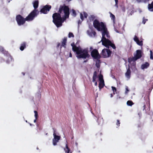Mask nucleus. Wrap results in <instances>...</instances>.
<instances>
[{
	"instance_id": "obj_6",
	"label": "nucleus",
	"mask_w": 153,
	"mask_h": 153,
	"mask_svg": "<svg viewBox=\"0 0 153 153\" xmlns=\"http://www.w3.org/2000/svg\"><path fill=\"white\" fill-rule=\"evenodd\" d=\"M63 11L64 13L65 17V18H68L70 14L69 8L68 7L65 5H61L59 8L58 12L61 14Z\"/></svg>"
},
{
	"instance_id": "obj_7",
	"label": "nucleus",
	"mask_w": 153,
	"mask_h": 153,
	"mask_svg": "<svg viewBox=\"0 0 153 153\" xmlns=\"http://www.w3.org/2000/svg\"><path fill=\"white\" fill-rule=\"evenodd\" d=\"M39 12L36 11L35 10L32 11L25 18L26 21H31L39 14Z\"/></svg>"
},
{
	"instance_id": "obj_24",
	"label": "nucleus",
	"mask_w": 153,
	"mask_h": 153,
	"mask_svg": "<svg viewBox=\"0 0 153 153\" xmlns=\"http://www.w3.org/2000/svg\"><path fill=\"white\" fill-rule=\"evenodd\" d=\"M7 60L6 62L7 63H9L10 62L12 61V57L10 55L9 53L7 54Z\"/></svg>"
},
{
	"instance_id": "obj_15",
	"label": "nucleus",
	"mask_w": 153,
	"mask_h": 153,
	"mask_svg": "<svg viewBox=\"0 0 153 153\" xmlns=\"http://www.w3.org/2000/svg\"><path fill=\"white\" fill-rule=\"evenodd\" d=\"M134 41H135L137 44L139 45L140 46H142L143 45V42L142 41H140L138 38L137 37V36L135 35L134 36Z\"/></svg>"
},
{
	"instance_id": "obj_53",
	"label": "nucleus",
	"mask_w": 153,
	"mask_h": 153,
	"mask_svg": "<svg viewBox=\"0 0 153 153\" xmlns=\"http://www.w3.org/2000/svg\"><path fill=\"white\" fill-rule=\"evenodd\" d=\"M75 144H76V146H78V144L76 142L75 143Z\"/></svg>"
},
{
	"instance_id": "obj_51",
	"label": "nucleus",
	"mask_w": 153,
	"mask_h": 153,
	"mask_svg": "<svg viewBox=\"0 0 153 153\" xmlns=\"http://www.w3.org/2000/svg\"><path fill=\"white\" fill-rule=\"evenodd\" d=\"M141 126V125L140 124L138 125V127H140Z\"/></svg>"
},
{
	"instance_id": "obj_47",
	"label": "nucleus",
	"mask_w": 153,
	"mask_h": 153,
	"mask_svg": "<svg viewBox=\"0 0 153 153\" xmlns=\"http://www.w3.org/2000/svg\"><path fill=\"white\" fill-rule=\"evenodd\" d=\"M69 57H72V54L71 53V52L70 53Z\"/></svg>"
},
{
	"instance_id": "obj_2",
	"label": "nucleus",
	"mask_w": 153,
	"mask_h": 153,
	"mask_svg": "<svg viewBox=\"0 0 153 153\" xmlns=\"http://www.w3.org/2000/svg\"><path fill=\"white\" fill-rule=\"evenodd\" d=\"M93 24L94 28L96 29L98 31H102V37H103V35H104V37H105V35L107 38H109L110 37L106 26L103 22H100L98 20L95 19L94 21Z\"/></svg>"
},
{
	"instance_id": "obj_43",
	"label": "nucleus",
	"mask_w": 153,
	"mask_h": 153,
	"mask_svg": "<svg viewBox=\"0 0 153 153\" xmlns=\"http://www.w3.org/2000/svg\"><path fill=\"white\" fill-rule=\"evenodd\" d=\"M118 2H115V6L117 7H118Z\"/></svg>"
},
{
	"instance_id": "obj_52",
	"label": "nucleus",
	"mask_w": 153,
	"mask_h": 153,
	"mask_svg": "<svg viewBox=\"0 0 153 153\" xmlns=\"http://www.w3.org/2000/svg\"><path fill=\"white\" fill-rule=\"evenodd\" d=\"M37 120V119H36V118H35V120H34V123H36Z\"/></svg>"
},
{
	"instance_id": "obj_21",
	"label": "nucleus",
	"mask_w": 153,
	"mask_h": 153,
	"mask_svg": "<svg viewBox=\"0 0 153 153\" xmlns=\"http://www.w3.org/2000/svg\"><path fill=\"white\" fill-rule=\"evenodd\" d=\"M26 43L25 42H24L21 44V46L20 47V49L21 51L24 50V49L26 48Z\"/></svg>"
},
{
	"instance_id": "obj_22",
	"label": "nucleus",
	"mask_w": 153,
	"mask_h": 153,
	"mask_svg": "<svg viewBox=\"0 0 153 153\" xmlns=\"http://www.w3.org/2000/svg\"><path fill=\"white\" fill-rule=\"evenodd\" d=\"M97 78V71H94L93 76L92 82H95L96 81V79Z\"/></svg>"
},
{
	"instance_id": "obj_45",
	"label": "nucleus",
	"mask_w": 153,
	"mask_h": 153,
	"mask_svg": "<svg viewBox=\"0 0 153 153\" xmlns=\"http://www.w3.org/2000/svg\"><path fill=\"white\" fill-rule=\"evenodd\" d=\"M60 46H61L60 43H58V44H57V48H58Z\"/></svg>"
},
{
	"instance_id": "obj_58",
	"label": "nucleus",
	"mask_w": 153,
	"mask_h": 153,
	"mask_svg": "<svg viewBox=\"0 0 153 153\" xmlns=\"http://www.w3.org/2000/svg\"><path fill=\"white\" fill-rule=\"evenodd\" d=\"M98 124H100V123H98Z\"/></svg>"
},
{
	"instance_id": "obj_8",
	"label": "nucleus",
	"mask_w": 153,
	"mask_h": 153,
	"mask_svg": "<svg viewBox=\"0 0 153 153\" xmlns=\"http://www.w3.org/2000/svg\"><path fill=\"white\" fill-rule=\"evenodd\" d=\"M16 20L18 25L19 26H21L24 25L26 21L25 18H24L21 15L19 14L16 16Z\"/></svg>"
},
{
	"instance_id": "obj_50",
	"label": "nucleus",
	"mask_w": 153,
	"mask_h": 153,
	"mask_svg": "<svg viewBox=\"0 0 153 153\" xmlns=\"http://www.w3.org/2000/svg\"><path fill=\"white\" fill-rule=\"evenodd\" d=\"M111 97H113V94H110Z\"/></svg>"
},
{
	"instance_id": "obj_20",
	"label": "nucleus",
	"mask_w": 153,
	"mask_h": 153,
	"mask_svg": "<svg viewBox=\"0 0 153 153\" xmlns=\"http://www.w3.org/2000/svg\"><path fill=\"white\" fill-rule=\"evenodd\" d=\"M66 153H72L70 149L68 147V144H66L65 148L64 149Z\"/></svg>"
},
{
	"instance_id": "obj_3",
	"label": "nucleus",
	"mask_w": 153,
	"mask_h": 153,
	"mask_svg": "<svg viewBox=\"0 0 153 153\" xmlns=\"http://www.w3.org/2000/svg\"><path fill=\"white\" fill-rule=\"evenodd\" d=\"M61 14L55 13H53L52 16L53 22L57 27H59L62 25L64 20L61 17Z\"/></svg>"
},
{
	"instance_id": "obj_46",
	"label": "nucleus",
	"mask_w": 153,
	"mask_h": 153,
	"mask_svg": "<svg viewBox=\"0 0 153 153\" xmlns=\"http://www.w3.org/2000/svg\"><path fill=\"white\" fill-rule=\"evenodd\" d=\"M137 1L138 3H141L142 2V0H136Z\"/></svg>"
},
{
	"instance_id": "obj_56",
	"label": "nucleus",
	"mask_w": 153,
	"mask_h": 153,
	"mask_svg": "<svg viewBox=\"0 0 153 153\" xmlns=\"http://www.w3.org/2000/svg\"><path fill=\"white\" fill-rule=\"evenodd\" d=\"M113 94L114 95L115 94V92H113Z\"/></svg>"
},
{
	"instance_id": "obj_49",
	"label": "nucleus",
	"mask_w": 153,
	"mask_h": 153,
	"mask_svg": "<svg viewBox=\"0 0 153 153\" xmlns=\"http://www.w3.org/2000/svg\"><path fill=\"white\" fill-rule=\"evenodd\" d=\"M95 82V86L97 85V82H96V81Z\"/></svg>"
},
{
	"instance_id": "obj_35",
	"label": "nucleus",
	"mask_w": 153,
	"mask_h": 153,
	"mask_svg": "<svg viewBox=\"0 0 153 153\" xmlns=\"http://www.w3.org/2000/svg\"><path fill=\"white\" fill-rule=\"evenodd\" d=\"M129 91V90L128 89V87L127 86H126V91L125 92V94H127Z\"/></svg>"
},
{
	"instance_id": "obj_26",
	"label": "nucleus",
	"mask_w": 153,
	"mask_h": 153,
	"mask_svg": "<svg viewBox=\"0 0 153 153\" xmlns=\"http://www.w3.org/2000/svg\"><path fill=\"white\" fill-rule=\"evenodd\" d=\"M148 8L150 11H153V1L151 4H149Z\"/></svg>"
},
{
	"instance_id": "obj_37",
	"label": "nucleus",
	"mask_w": 153,
	"mask_h": 153,
	"mask_svg": "<svg viewBox=\"0 0 153 153\" xmlns=\"http://www.w3.org/2000/svg\"><path fill=\"white\" fill-rule=\"evenodd\" d=\"M83 15H84V17L85 18H87L88 16V14H87V13L85 12H83Z\"/></svg>"
},
{
	"instance_id": "obj_11",
	"label": "nucleus",
	"mask_w": 153,
	"mask_h": 153,
	"mask_svg": "<svg viewBox=\"0 0 153 153\" xmlns=\"http://www.w3.org/2000/svg\"><path fill=\"white\" fill-rule=\"evenodd\" d=\"M91 55L94 59H97L100 61L99 59H100L101 56L97 49H93L91 52Z\"/></svg>"
},
{
	"instance_id": "obj_34",
	"label": "nucleus",
	"mask_w": 153,
	"mask_h": 153,
	"mask_svg": "<svg viewBox=\"0 0 153 153\" xmlns=\"http://www.w3.org/2000/svg\"><path fill=\"white\" fill-rule=\"evenodd\" d=\"M111 88L113 92H116L117 91V89L115 87L112 86Z\"/></svg>"
},
{
	"instance_id": "obj_48",
	"label": "nucleus",
	"mask_w": 153,
	"mask_h": 153,
	"mask_svg": "<svg viewBox=\"0 0 153 153\" xmlns=\"http://www.w3.org/2000/svg\"><path fill=\"white\" fill-rule=\"evenodd\" d=\"M150 58L151 59H152L153 60V56H150Z\"/></svg>"
},
{
	"instance_id": "obj_32",
	"label": "nucleus",
	"mask_w": 153,
	"mask_h": 153,
	"mask_svg": "<svg viewBox=\"0 0 153 153\" xmlns=\"http://www.w3.org/2000/svg\"><path fill=\"white\" fill-rule=\"evenodd\" d=\"M34 113H35V117L36 119H37L38 117V112L36 111H34Z\"/></svg>"
},
{
	"instance_id": "obj_40",
	"label": "nucleus",
	"mask_w": 153,
	"mask_h": 153,
	"mask_svg": "<svg viewBox=\"0 0 153 153\" xmlns=\"http://www.w3.org/2000/svg\"><path fill=\"white\" fill-rule=\"evenodd\" d=\"M94 17L93 16H91L90 18V19L91 20L92 19V20L93 21L94 19Z\"/></svg>"
},
{
	"instance_id": "obj_10",
	"label": "nucleus",
	"mask_w": 153,
	"mask_h": 153,
	"mask_svg": "<svg viewBox=\"0 0 153 153\" xmlns=\"http://www.w3.org/2000/svg\"><path fill=\"white\" fill-rule=\"evenodd\" d=\"M111 54V51L109 49L106 48L103 49L101 53V55L104 58L110 57Z\"/></svg>"
},
{
	"instance_id": "obj_55",
	"label": "nucleus",
	"mask_w": 153,
	"mask_h": 153,
	"mask_svg": "<svg viewBox=\"0 0 153 153\" xmlns=\"http://www.w3.org/2000/svg\"><path fill=\"white\" fill-rule=\"evenodd\" d=\"M87 60H85V61H84L83 62H87Z\"/></svg>"
},
{
	"instance_id": "obj_16",
	"label": "nucleus",
	"mask_w": 153,
	"mask_h": 153,
	"mask_svg": "<svg viewBox=\"0 0 153 153\" xmlns=\"http://www.w3.org/2000/svg\"><path fill=\"white\" fill-rule=\"evenodd\" d=\"M67 41V38L65 37L62 39V45H61L60 48H61L62 47H63L65 48H66V45Z\"/></svg>"
},
{
	"instance_id": "obj_42",
	"label": "nucleus",
	"mask_w": 153,
	"mask_h": 153,
	"mask_svg": "<svg viewBox=\"0 0 153 153\" xmlns=\"http://www.w3.org/2000/svg\"><path fill=\"white\" fill-rule=\"evenodd\" d=\"M121 98V97H120L119 95H117V100L119 99H120Z\"/></svg>"
},
{
	"instance_id": "obj_41",
	"label": "nucleus",
	"mask_w": 153,
	"mask_h": 153,
	"mask_svg": "<svg viewBox=\"0 0 153 153\" xmlns=\"http://www.w3.org/2000/svg\"><path fill=\"white\" fill-rule=\"evenodd\" d=\"M149 0H142V2H143L144 3H146L147 1H148Z\"/></svg>"
},
{
	"instance_id": "obj_25",
	"label": "nucleus",
	"mask_w": 153,
	"mask_h": 153,
	"mask_svg": "<svg viewBox=\"0 0 153 153\" xmlns=\"http://www.w3.org/2000/svg\"><path fill=\"white\" fill-rule=\"evenodd\" d=\"M136 61V60H132L131 61L129 62V58H128V62L131 64V66L134 67V68L136 67V62H135Z\"/></svg>"
},
{
	"instance_id": "obj_39",
	"label": "nucleus",
	"mask_w": 153,
	"mask_h": 153,
	"mask_svg": "<svg viewBox=\"0 0 153 153\" xmlns=\"http://www.w3.org/2000/svg\"><path fill=\"white\" fill-rule=\"evenodd\" d=\"M80 18L82 21L83 20L84 18L83 16V14L82 13H80Z\"/></svg>"
},
{
	"instance_id": "obj_9",
	"label": "nucleus",
	"mask_w": 153,
	"mask_h": 153,
	"mask_svg": "<svg viewBox=\"0 0 153 153\" xmlns=\"http://www.w3.org/2000/svg\"><path fill=\"white\" fill-rule=\"evenodd\" d=\"M142 56V51L140 50H138L136 51V53L134 57L129 58V62L132 60H137L140 58Z\"/></svg>"
},
{
	"instance_id": "obj_4",
	"label": "nucleus",
	"mask_w": 153,
	"mask_h": 153,
	"mask_svg": "<svg viewBox=\"0 0 153 153\" xmlns=\"http://www.w3.org/2000/svg\"><path fill=\"white\" fill-rule=\"evenodd\" d=\"M140 102L143 106V111H149L150 109V104L149 97L146 95L143 98V97L140 100Z\"/></svg>"
},
{
	"instance_id": "obj_28",
	"label": "nucleus",
	"mask_w": 153,
	"mask_h": 153,
	"mask_svg": "<svg viewBox=\"0 0 153 153\" xmlns=\"http://www.w3.org/2000/svg\"><path fill=\"white\" fill-rule=\"evenodd\" d=\"M0 51L4 54H6L8 53L7 51H6L4 49V48L2 47H0Z\"/></svg>"
},
{
	"instance_id": "obj_59",
	"label": "nucleus",
	"mask_w": 153,
	"mask_h": 153,
	"mask_svg": "<svg viewBox=\"0 0 153 153\" xmlns=\"http://www.w3.org/2000/svg\"><path fill=\"white\" fill-rule=\"evenodd\" d=\"M152 148H153V147H152Z\"/></svg>"
},
{
	"instance_id": "obj_31",
	"label": "nucleus",
	"mask_w": 153,
	"mask_h": 153,
	"mask_svg": "<svg viewBox=\"0 0 153 153\" xmlns=\"http://www.w3.org/2000/svg\"><path fill=\"white\" fill-rule=\"evenodd\" d=\"M72 13L71 15L74 17L76 16V11L74 9H72Z\"/></svg>"
},
{
	"instance_id": "obj_36",
	"label": "nucleus",
	"mask_w": 153,
	"mask_h": 153,
	"mask_svg": "<svg viewBox=\"0 0 153 153\" xmlns=\"http://www.w3.org/2000/svg\"><path fill=\"white\" fill-rule=\"evenodd\" d=\"M148 21L147 19H145L144 17H143V23L144 24H145L146 21Z\"/></svg>"
},
{
	"instance_id": "obj_12",
	"label": "nucleus",
	"mask_w": 153,
	"mask_h": 153,
	"mask_svg": "<svg viewBox=\"0 0 153 153\" xmlns=\"http://www.w3.org/2000/svg\"><path fill=\"white\" fill-rule=\"evenodd\" d=\"M53 136L54 138L53 139V143L54 146L57 145V143L59 142L60 139V136L57 135L56 134V130L53 128Z\"/></svg>"
},
{
	"instance_id": "obj_30",
	"label": "nucleus",
	"mask_w": 153,
	"mask_h": 153,
	"mask_svg": "<svg viewBox=\"0 0 153 153\" xmlns=\"http://www.w3.org/2000/svg\"><path fill=\"white\" fill-rule=\"evenodd\" d=\"M127 104L129 106H131L134 104V103L131 101L128 100L127 102Z\"/></svg>"
},
{
	"instance_id": "obj_23",
	"label": "nucleus",
	"mask_w": 153,
	"mask_h": 153,
	"mask_svg": "<svg viewBox=\"0 0 153 153\" xmlns=\"http://www.w3.org/2000/svg\"><path fill=\"white\" fill-rule=\"evenodd\" d=\"M104 85L105 84L104 81H100V82L99 84V87L100 90L102 88L104 87Z\"/></svg>"
},
{
	"instance_id": "obj_29",
	"label": "nucleus",
	"mask_w": 153,
	"mask_h": 153,
	"mask_svg": "<svg viewBox=\"0 0 153 153\" xmlns=\"http://www.w3.org/2000/svg\"><path fill=\"white\" fill-rule=\"evenodd\" d=\"M98 78H99V80L100 81H104L103 79V75L102 74H100Z\"/></svg>"
},
{
	"instance_id": "obj_18",
	"label": "nucleus",
	"mask_w": 153,
	"mask_h": 153,
	"mask_svg": "<svg viewBox=\"0 0 153 153\" xmlns=\"http://www.w3.org/2000/svg\"><path fill=\"white\" fill-rule=\"evenodd\" d=\"M131 74V71L129 67L127 69V71L125 73V75L127 78L129 79L130 77Z\"/></svg>"
},
{
	"instance_id": "obj_33",
	"label": "nucleus",
	"mask_w": 153,
	"mask_h": 153,
	"mask_svg": "<svg viewBox=\"0 0 153 153\" xmlns=\"http://www.w3.org/2000/svg\"><path fill=\"white\" fill-rule=\"evenodd\" d=\"M71 37H74V35L71 32H69L68 34V37L71 38Z\"/></svg>"
},
{
	"instance_id": "obj_5",
	"label": "nucleus",
	"mask_w": 153,
	"mask_h": 153,
	"mask_svg": "<svg viewBox=\"0 0 153 153\" xmlns=\"http://www.w3.org/2000/svg\"><path fill=\"white\" fill-rule=\"evenodd\" d=\"M104 35H103V37L102 38L101 41V42H102V44L108 48H109V46H110L113 49H115L116 47L114 44L112 43L108 39H107L105 37H104Z\"/></svg>"
},
{
	"instance_id": "obj_54",
	"label": "nucleus",
	"mask_w": 153,
	"mask_h": 153,
	"mask_svg": "<svg viewBox=\"0 0 153 153\" xmlns=\"http://www.w3.org/2000/svg\"><path fill=\"white\" fill-rule=\"evenodd\" d=\"M115 2H118V0H115Z\"/></svg>"
},
{
	"instance_id": "obj_44",
	"label": "nucleus",
	"mask_w": 153,
	"mask_h": 153,
	"mask_svg": "<svg viewBox=\"0 0 153 153\" xmlns=\"http://www.w3.org/2000/svg\"><path fill=\"white\" fill-rule=\"evenodd\" d=\"M150 56H153V53L152 51H150Z\"/></svg>"
},
{
	"instance_id": "obj_38",
	"label": "nucleus",
	"mask_w": 153,
	"mask_h": 153,
	"mask_svg": "<svg viewBox=\"0 0 153 153\" xmlns=\"http://www.w3.org/2000/svg\"><path fill=\"white\" fill-rule=\"evenodd\" d=\"M120 120H117V122L116 123V125L118 126H119L120 125Z\"/></svg>"
},
{
	"instance_id": "obj_14",
	"label": "nucleus",
	"mask_w": 153,
	"mask_h": 153,
	"mask_svg": "<svg viewBox=\"0 0 153 153\" xmlns=\"http://www.w3.org/2000/svg\"><path fill=\"white\" fill-rule=\"evenodd\" d=\"M91 30H88L87 31L88 34L90 36H92L93 35L94 36H95L96 34V33L95 31L94 30L93 27L91 28Z\"/></svg>"
},
{
	"instance_id": "obj_17",
	"label": "nucleus",
	"mask_w": 153,
	"mask_h": 153,
	"mask_svg": "<svg viewBox=\"0 0 153 153\" xmlns=\"http://www.w3.org/2000/svg\"><path fill=\"white\" fill-rule=\"evenodd\" d=\"M33 7H34V10H35L36 11L39 12L38 10L36 9L39 6V1H34L33 3Z\"/></svg>"
},
{
	"instance_id": "obj_27",
	"label": "nucleus",
	"mask_w": 153,
	"mask_h": 153,
	"mask_svg": "<svg viewBox=\"0 0 153 153\" xmlns=\"http://www.w3.org/2000/svg\"><path fill=\"white\" fill-rule=\"evenodd\" d=\"M110 17L112 20L113 21V24H115V16L112 14L111 13H110Z\"/></svg>"
},
{
	"instance_id": "obj_57",
	"label": "nucleus",
	"mask_w": 153,
	"mask_h": 153,
	"mask_svg": "<svg viewBox=\"0 0 153 153\" xmlns=\"http://www.w3.org/2000/svg\"><path fill=\"white\" fill-rule=\"evenodd\" d=\"M99 120V119H98L97 120V121H98Z\"/></svg>"
},
{
	"instance_id": "obj_1",
	"label": "nucleus",
	"mask_w": 153,
	"mask_h": 153,
	"mask_svg": "<svg viewBox=\"0 0 153 153\" xmlns=\"http://www.w3.org/2000/svg\"><path fill=\"white\" fill-rule=\"evenodd\" d=\"M71 45L72 47L73 51L76 53L77 55L76 57L78 59L82 58L85 59L90 57L88 50H82L81 48L77 47L74 43L71 44Z\"/></svg>"
},
{
	"instance_id": "obj_13",
	"label": "nucleus",
	"mask_w": 153,
	"mask_h": 153,
	"mask_svg": "<svg viewBox=\"0 0 153 153\" xmlns=\"http://www.w3.org/2000/svg\"><path fill=\"white\" fill-rule=\"evenodd\" d=\"M51 8V6L49 5H46L44 6L41 10L40 12L44 14H47L48 12H49Z\"/></svg>"
},
{
	"instance_id": "obj_19",
	"label": "nucleus",
	"mask_w": 153,
	"mask_h": 153,
	"mask_svg": "<svg viewBox=\"0 0 153 153\" xmlns=\"http://www.w3.org/2000/svg\"><path fill=\"white\" fill-rule=\"evenodd\" d=\"M149 66V64L147 62H145V63L141 65V68L142 69L147 68Z\"/></svg>"
}]
</instances>
